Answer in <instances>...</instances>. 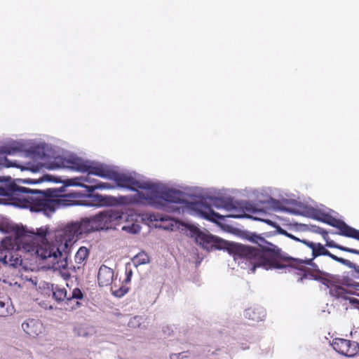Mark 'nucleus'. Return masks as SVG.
Instances as JSON below:
<instances>
[{"instance_id": "1", "label": "nucleus", "mask_w": 359, "mask_h": 359, "mask_svg": "<svg viewBox=\"0 0 359 359\" xmlns=\"http://www.w3.org/2000/svg\"><path fill=\"white\" fill-rule=\"evenodd\" d=\"M26 231L24 228L18 229L15 232V238L19 245L28 252L34 253L41 260L47 262L48 267L60 272L65 280L71 277L67 258L63 257L58 246L53 243L42 241L41 243H27Z\"/></svg>"}, {"instance_id": "2", "label": "nucleus", "mask_w": 359, "mask_h": 359, "mask_svg": "<svg viewBox=\"0 0 359 359\" xmlns=\"http://www.w3.org/2000/svg\"><path fill=\"white\" fill-rule=\"evenodd\" d=\"M210 201L211 203H208L206 201L194 203L191 205V208L203 218L215 223H217L218 219H224V217L215 212L212 206L233 212V214L229 215V217H241L245 214L244 209L248 211L251 210L248 206V203H246L245 206H243V203L234 201L230 198H210Z\"/></svg>"}, {"instance_id": "3", "label": "nucleus", "mask_w": 359, "mask_h": 359, "mask_svg": "<svg viewBox=\"0 0 359 359\" xmlns=\"http://www.w3.org/2000/svg\"><path fill=\"white\" fill-rule=\"evenodd\" d=\"M234 252L240 258L245 259L252 266L251 270L254 272L257 267L273 269L285 266L280 262V258L275 252L270 248L262 249L247 246L241 244L236 245Z\"/></svg>"}, {"instance_id": "4", "label": "nucleus", "mask_w": 359, "mask_h": 359, "mask_svg": "<svg viewBox=\"0 0 359 359\" xmlns=\"http://www.w3.org/2000/svg\"><path fill=\"white\" fill-rule=\"evenodd\" d=\"M19 191L23 194H31L27 197V202L29 203L31 210L35 212H43L46 215L53 213L58 205L59 200L53 198L57 196L76 198V194L62 195L59 193H53L47 190L46 193L40 191H32L29 188L20 187Z\"/></svg>"}, {"instance_id": "5", "label": "nucleus", "mask_w": 359, "mask_h": 359, "mask_svg": "<svg viewBox=\"0 0 359 359\" xmlns=\"http://www.w3.org/2000/svg\"><path fill=\"white\" fill-rule=\"evenodd\" d=\"M155 193H146L143 195L144 199L148 203L154 205L156 208L167 212H175L179 210L175 204L180 203L182 193L174 189H168L159 192V187L156 185Z\"/></svg>"}, {"instance_id": "6", "label": "nucleus", "mask_w": 359, "mask_h": 359, "mask_svg": "<svg viewBox=\"0 0 359 359\" xmlns=\"http://www.w3.org/2000/svg\"><path fill=\"white\" fill-rule=\"evenodd\" d=\"M355 276L351 272L342 275L331 276L330 294L336 298L348 299V295L359 291V283L354 280Z\"/></svg>"}, {"instance_id": "7", "label": "nucleus", "mask_w": 359, "mask_h": 359, "mask_svg": "<svg viewBox=\"0 0 359 359\" xmlns=\"http://www.w3.org/2000/svg\"><path fill=\"white\" fill-rule=\"evenodd\" d=\"M122 218V212L111 210L101 212L90 218L83 219L89 233L96 231L114 229L119 224Z\"/></svg>"}, {"instance_id": "8", "label": "nucleus", "mask_w": 359, "mask_h": 359, "mask_svg": "<svg viewBox=\"0 0 359 359\" xmlns=\"http://www.w3.org/2000/svg\"><path fill=\"white\" fill-rule=\"evenodd\" d=\"M110 180L114 181L119 187L137 191L138 196L142 199H144L143 195H146L144 193H155L156 189V184L137 180L130 175L119 173L115 170H113Z\"/></svg>"}, {"instance_id": "9", "label": "nucleus", "mask_w": 359, "mask_h": 359, "mask_svg": "<svg viewBox=\"0 0 359 359\" xmlns=\"http://www.w3.org/2000/svg\"><path fill=\"white\" fill-rule=\"evenodd\" d=\"M191 232V236L194 237L196 243L207 250H224L228 248V242L218 237L203 233L196 227H192Z\"/></svg>"}, {"instance_id": "10", "label": "nucleus", "mask_w": 359, "mask_h": 359, "mask_svg": "<svg viewBox=\"0 0 359 359\" xmlns=\"http://www.w3.org/2000/svg\"><path fill=\"white\" fill-rule=\"evenodd\" d=\"M88 233L83 219L79 222L67 224L60 231L61 242H64L65 248L72 245L83 234Z\"/></svg>"}, {"instance_id": "11", "label": "nucleus", "mask_w": 359, "mask_h": 359, "mask_svg": "<svg viewBox=\"0 0 359 359\" xmlns=\"http://www.w3.org/2000/svg\"><path fill=\"white\" fill-rule=\"evenodd\" d=\"M86 164L87 161L76 156H71L68 158L58 156V158H55L53 162L48 164L47 168L50 170L69 168L76 171L85 172Z\"/></svg>"}, {"instance_id": "12", "label": "nucleus", "mask_w": 359, "mask_h": 359, "mask_svg": "<svg viewBox=\"0 0 359 359\" xmlns=\"http://www.w3.org/2000/svg\"><path fill=\"white\" fill-rule=\"evenodd\" d=\"M53 297L57 302H62L66 300L67 304H72V309H76L79 308L81 304L79 300L83 298V294L79 288H74L70 295H67V292L65 288L55 287L53 290Z\"/></svg>"}, {"instance_id": "13", "label": "nucleus", "mask_w": 359, "mask_h": 359, "mask_svg": "<svg viewBox=\"0 0 359 359\" xmlns=\"http://www.w3.org/2000/svg\"><path fill=\"white\" fill-rule=\"evenodd\" d=\"M332 346L339 353L347 356L353 357L359 353V344L341 338L333 339Z\"/></svg>"}, {"instance_id": "14", "label": "nucleus", "mask_w": 359, "mask_h": 359, "mask_svg": "<svg viewBox=\"0 0 359 359\" xmlns=\"http://www.w3.org/2000/svg\"><path fill=\"white\" fill-rule=\"evenodd\" d=\"M325 222L338 229L339 230V235L359 241V230L348 226L344 221L332 216H327L325 219Z\"/></svg>"}, {"instance_id": "15", "label": "nucleus", "mask_w": 359, "mask_h": 359, "mask_svg": "<svg viewBox=\"0 0 359 359\" xmlns=\"http://www.w3.org/2000/svg\"><path fill=\"white\" fill-rule=\"evenodd\" d=\"M86 168L85 172L108 180H110L114 170L107 165L89 161H87Z\"/></svg>"}, {"instance_id": "16", "label": "nucleus", "mask_w": 359, "mask_h": 359, "mask_svg": "<svg viewBox=\"0 0 359 359\" xmlns=\"http://www.w3.org/2000/svg\"><path fill=\"white\" fill-rule=\"evenodd\" d=\"M83 200V205L93 207H102L110 205L114 202V198L100 194H93L90 193L86 195Z\"/></svg>"}, {"instance_id": "17", "label": "nucleus", "mask_w": 359, "mask_h": 359, "mask_svg": "<svg viewBox=\"0 0 359 359\" xmlns=\"http://www.w3.org/2000/svg\"><path fill=\"white\" fill-rule=\"evenodd\" d=\"M92 175L88 173L86 177L81 178L82 181L88 183V184L84 183L79 184L81 187L85 188L89 193H92L96 189H111L114 188V186L109 183L102 182L93 179Z\"/></svg>"}, {"instance_id": "18", "label": "nucleus", "mask_w": 359, "mask_h": 359, "mask_svg": "<svg viewBox=\"0 0 359 359\" xmlns=\"http://www.w3.org/2000/svg\"><path fill=\"white\" fill-rule=\"evenodd\" d=\"M22 328L29 336L36 337L42 333L43 326L39 320L28 319L22 323Z\"/></svg>"}, {"instance_id": "19", "label": "nucleus", "mask_w": 359, "mask_h": 359, "mask_svg": "<svg viewBox=\"0 0 359 359\" xmlns=\"http://www.w3.org/2000/svg\"><path fill=\"white\" fill-rule=\"evenodd\" d=\"M114 279V271L111 268L102 265L97 274L98 284L100 287L110 285Z\"/></svg>"}, {"instance_id": "20", "label": "nucleus", "mask_w": 359, "mask_h": 359, "mask_svg": "<svg viewBox=\"0 0 359 359\" xmlns=\"http://www.w3.org/2000/svg\"><path fill=\"white\" fill-rule=\"evenodd\" d=\"M306 243L312 250L313 257L311 259L301 261V263H305L306 264L313 266L315 264L312 261L315 257L320 255H327L329 253V250L320 243H315L313 242H306Z\"/></svg>"}, {"instance_id": "21", "label": "nucleus", "mask_w": 359, "mask_h": 359, "mask_svg": "<svg viewBox=\"0 0 359 359\" xmlns=\"http://www.w3.org/2000/svg\"><path fill=\"white\" fill-rule=\"evenodd\" d=\"M332 274L320 271L318 269H309L308 276L315 280L320 281L322 284L330 289Z\"/></svg>"}, {"instance_id": "22", "label": "nucleus", "mask_w": 359, "mask_h": 359, "mask_svg": "<svg viewBox=\"0 0 359 359\" xmlns=\"http://www.w3.org/2000/svg\"><path fill=\"white\" fill-rule=\"evenodd\" d=\"M244 315L253 324L262 320L266 316V312L263 308L255 306L246 309Z\"/></svg>"}, {"instance_id": "23", "label": "nucleus", "mask_w": 359, "mask_h": 359, "mask_svg": "<svg viewBox=\"0 0 359 359\" xmlns=\"http://www.w3.org/2000/svg\"><path fill=\"white\" fill-rule=\"evenodd\" d=\"M14 311L11 299L8 296L0 293V316L6 317L11 315Z\"/></svg>"}, {"instance_id": "24", "label": "nucleus", "mask_w": 359, "mask_h": 359, "mask_svg": "<svg viewBox=\"0 0 359 359\" xmlns=\"http://www.w3.org/2000/svg\"><path fill=\"white\" fill-rule=\"evenodd\" d=\"M88 255H89V250L87 248H86V247L79 248V249L77 250V252L74 256V261L77 265L76 266H69L71 268L70 271L72 270L75 271L76 269H79L81 267V266L84 265V263H85L86 260L87 259V258L88 257Z\"/></svg>"}, {"instance_id": "25", "label": "nucleus", "mask_w": 359, "mask_h": 359, "mask_svg": "<svg viewBox=\"0 0 359 359\" xmlns=\"http://www.w3.org/2000/svg\"><path fill=\"white\" fill-rule=\"evenodd\" d=\"M22 150V145L18 142H13L10 144L1 147L0 153L4 154L13 155Z\"/></svg>"}, {"instance_id": "26", "label": "nucleus", "mask_w": 359, "mask_h": 359, "mask_svg": "<svg viewBox=\"0 0 359 359\" xmlns=\"http://www.w3.org/2000/svg\"><path fill=\"white\" fill-rule=\"evenodd\" d=\"M326 256L330 257V258H332L334 261H337V262H339L341 264H345V265L348 266L350 268L353 269L354 271L357 273H358V278H359V266L356 265L354 263L351 262L349 260L343 259L341 257H339L332 254L330 251H329L328 255H327Z\"/></svg>"}, {"instance_id": "27", "label": "nucleus", "mask_w": 359, "mask_h": 359, "mask_svg": "<svg viewBox=\"0 0 359 359\" xmlns=\"http://www.w3.org/2000/svg\"><path fill=\"white\" fill-rule=\"evenodd\" d=\"M293 273L299 276L298 282H303L308 277L309 269L303 265L291 267Z\"/></svg>"}, {"instance_id": "28", "label": "nucleus", "mask_w": 359, "mask_h": 359, "mask_svg": "<svg viewBox=\"0 0 359 359\" xmlns=\"http://www.w3.org/2000/svg\"><path fill=\"white\" fill-rule=\"evenodd\" d=\"M27 233V232L25 233ZM47 233V230L46 229H39L38 230V232H37V234H34V235H27L25 234L27 236V243H38V239L40 238L41 240H43L45 238V236Z\"/></svg>"}, {"instance_id": "29", "label": "nucleus", "mask_w": 359, "mask_h": 359, "mask_svg": "<svg viewBox=\"0 0 359 359\" xmlns=\"http://www.w3.org/2000/svg\"><path fill=\"white\" fill-rule=\"evenodd\" d=\"M133 261L136 265L147 264L149 262V257L144 252H141L134 257Z\"/></svg>"}, {"instance_id": "30", "label": "nucleus", "mask_w": 359, "mask_h": 359, "mask_svg": "<svg viewBox=\"0 0 359 359\" xmlns=\"http://www.w3.org/2000/svg\"><path fill=\"white\" fill-rule=\"evenodd\" d=\"M327 245L329 247L335 248H337V249H339L340 250H342V251H344V252L359 255V250L353 249V248H349L344 247V246H342V245H338V244H334V243H333V244L332 243H328Z\"/></svg>"}, {"instance_id": "31", "label": "nucleus", "mask_w": 359, "mask_h": 359, "mask_svg": "<svg viewBox=\"0 0 359 359\" xmlns=\"http://www.w3.org/2000/svg\"><path fill=\"white\" fill-rule=\"evenodd\" d=\"M43 165L41 163H38L36 165L27 163V166L22 168V169L30 170L35 172L39 171L43 168Z\"/></svg>"}, {"instance_id": "32", "label": "nucleus", "mask_w": 359, "mask_h": 359, "mask_svg": "<svg viewBox=\"0 0 359 359\" xmlns=\"http://www.w3.org/2000/svg\"><path fill=\"white\" fill-rule=\"evenodd\" d=\"M1 161L2 162L1 163V164L6 168H10V167L19 168V167H20L19 165L17 164L16 161L12 162L11 161H9L6 157H4L1 159Z\"/></svg>"}, {"instance_id": "33", "label": "nucleus", "mask_w": 359, "mask_h": 359, "mask_svg": "<svg viewBox=\"0 0 359 359\" xmlns=\"http://www.w3.org/2000/svg\"><path fill=\"white\" fill-rule=\"evenodd\" d=\"M111 290L113 294L118 297H123L128 292V290L124 287H121L118 290H113V288H111Z\"/></svg>"}, {"instance_id": "34", "label": "nucleus", "mask_w": 359, "mask_h": 359, "mask_svg": "<svg viewBox=\"0 0 359 359\" xmlns=\"http://www.w3.org/2000/svg\"><path fill=\"white\" fill-rule=\"evenodd\" d=\"M250 240L254 243L258 244L260 247H262V244L266 242V241L262 237L257 235H253L250 238Z\"/></svg>"}, {"instance_id": "35", "label": "nucleus", "mask_w": 359, "mask_h": 359, "mask_svg": "<svg viewBox=\"0 0 359 359\" xmlns=\"http://www.w3.org/2000/svg\"><path fill=\"white\" fill-rule=\"evenodd\" d=\"M275 254L276 255V253H275ZM277 255H278V257L280 258L281 263H282L283 264L285 265V267L287 266V264H284L283 262H286V261H287V260H290V258H287V259H281V257H280L278 254H277ZM283 269H284V267H283Z\"/></svg>"}, {"instance_id": "36", "label": "nucleus", "mask_w": 359, "mask_h": 359, "mask_svg": "<svg viewBox=\"0 0 359 359\" xmlns=\"http://www.w3.org/2000/svg\"><path fill=\"white\" fill-rule=\"evenodd\" d=\"M350 302L353 303V304H354V303H359V300H358V299H356L355 298H353V299H350Z\"/></svg>"}, {"instance_id": "37", "label": "nucleus", "mask_w": 359, "mask_h": 359, "mask_svg": "<svg viewBox=\"0 0 359 359\" xmlns=\"http://www.w3.org/2000/svg\"><path fill=\"white\" fill-rule=\"evenodd\" d=\"M301 261H303L302 259L297 261V259H294V262H297V266L302 265L303 263H301Z\"/></svg>"}, {"instance_id": "38", "label": "nucleus", "mask_w": 359, "mask_h": 359, "mask_svg": "<svg viewBox=\"0 0 359 359\" xmlns=\"http://www.w3.org/2000/svg\"><path fill=\"white\" fill-rule=\"evenodd\" d=\"M130 229H133V228H139V226L137 225H133L132 226H129Z\"/></svg>"}, {"instance_id": "39", "label": "nucleus", "mask_w": 359, "mask_h": 359, "mask_svg": "<svg viewBox=\"0 0 359 359\" xmlns=\"http://www.w3.org/2000/svg\"><path fill=\"white\" fill-rule=\"evenodd\" d=\"M122 229H123V230H128V227H126V226H123Z\"/></svg>"}, {"instance_id": "40", "label": "nucleus", "mask_w": 359, "mask_h": 359, "mask_svg": "<svg viewBox=\"0 0 359 359\" xmlns=\"http://www.w3.org/2000/svg\"><path fill=\"white\" fill-rule=\"evenodd\" d=\"M132 274V271H130L128 273V276H130Z\"/></svg>"}, {"instance_id": "41", "label": "nucleus", "mask_w": 359, "mask_h": 359, "mask_svg": "<svg viewBox=\"0 0 359 359\" xmlns=\"http://www.w3.org/2000/svg\"><path fill=\"white\" fill-rule=\"evenodd\" d=\"M131 231V232L136 233V231H136V230H135V231Z\"/></svg>"}, {"instance_id": "42", "label": "nucleus", "mask_w": 359, "mask_h": 359, "mask_svg": "<svg viewBox=\"0 0 359 359\" xmlns=\"http://www.w3.org/2000/svg\"><path fill=\"white\" fill-rule=\"evenodd\" d=\"M6 258H7V256L6 255V256H5V257H4V259L6 260Z\"/></svg>"}]
</instances>
